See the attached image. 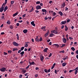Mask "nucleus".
I'll use <instances>...</instances> for the list:
<instances>
[{
    "mask_svg": "<svg viewBox=\"0 0 78 78\" xmlns=\"http://www.w3.org/2000/svg\"><path fill=\"white\" fill-rule=\"evenodd\" d=\"M51 33H54V34H60V32H59V31H56V30H53L51 31Z\"/></svg>",
    "mask_w": 78,
    "mask_h": 78,
    "instance_id": "nucleus-1",
    "label": "nucleus"
},
{
    "mask_svg": "<svg viewBox=\"0 0 78 78\" xmlns=\"http://www.w3.org/2000/svg\"><path fill=\"white\" fill-rule=\"evenodd\" d=\"M0 70L1 72H4L6 71V68L5 67H3L0 69Z\"/></svg>",
    "mask_w": 78,
    "mask_h": 78,
    "instance_id": "nucleus-2",
    "label": "nucleus"
},
{
    "mask_svg": "<svg viewBox=\"0 0 78 78\" xmlns=\"http://www.w3.org/2000/svg\"><path fill=\"white\" fill-rule=\"evenodd\" d=\"M36 8L37 10H38V9H41V6L40 5H37Z\"/></svg>",
    "mask_w": 78,
    "mask_h": 78,
    "instance_id": "nucleus-3",
    "label": "nucleus"
},
{
    "mask_svg": "<svg viewBox=\"0 0 78 78\" xmlns=\"http://www.w3.org/2000/svg\"><path fill=\"white\" fill-rule=\"evenodd\" d=\"M13 44L14 45V46H16V47L19 46V44L16 43V42H13Z\"/></svg>",
    "mask_w": 78,
    "mask_h": 78,
    "instance_id": "nucleus-4",
    "label": "nucleus"
},
{
    "mask_svg": "<svg viewBox=\"0 0 78 78\" xmlns=\"http://www.w3.org/2000/svg\"><path fill=\"white\" fill-rule=\"evenodd\" d=\"M46 27L45 26H43L41 27V30H43V31H46V29H45Z\"/></svg>",
    "mask_w": 78,
    "mask_h": 78,
    "instance_id": "nucleus-5",
    "label": "nucleus"
},
{
    "mask_svg": "<svg viewBox=\"0 0 78 78\" xmlns=\"http://www.w3.org/2000/svg\"><path fill=\"white\" fill-rule=\"evenodd\" d=\"M62 40L63 42H64V43H66L67 42V40L66 38H63Z\"/></svg>",
    "mask_w": 78,
    "mask_h": 78,
    "instance_id": "nucleus-6",
    "label": "nucleus"
},
{
    "mask_svg": "<svg viewBox=\"0 0 78 78\" xmlns=\"http://www.w3.org/2000/svg\"><path fill=\"white\" fill-rule=\"evenodd\" d=\"M25 52L24 51H22L20 53V55H21V57H22L23 56V55H24Z\"/></svg>",
    "mask_w": 78,
    "mask_h": 78,
    "instance_id": "nucleus-7",
    "label": "nucleus"
},
{
    "mask_svg": "<svg viewBox=\"0 0 78 78\" xmlns=\"http://www.w3.org/2000/svg\"><path fill=\"white\" fill-rule=\"evenodd\" d=\"M31 24L33 25V26H34V27H35L36 26V25L34 23V22L33 21L31 22L30 23Z\"/></svg>",
    "mask_w": 78,
    "mask_h": 78,
    "instance_id": "nucleus-8",
    "label": "nucleus"
},
{
    "mask_svg": "<svg viewBox=\"0 0 78 78\" xmlns=\"http://www.w3.org/2000/svg\"><path fill=\"white\" fill-rule=\"evenodd\" d=\"M34 11V9L33 8V6L32 8V9L28 11V12H33Z\"/></svg>",
    "mask_w": 78,
    "mask_h": 78,
    "instance_id": "nucleus-9",
    "label": "nucleus"
},
{
    "mask_svg": "<svg viewBox=\"0 0 78 78\" xmlns=\"http://www.w3.org/2000/svg\"><path fill=\"white\" fill-rule=\"evenodd\" d=\"M4 10V7H2L1 8H0V12H2L3 11V10Z\"/></svg>",
    "mask_w": 78,
    "mask_h": 78,
    "instance_id": "nucleus-10",
    "label": "nucleus"
},
{
    "mask_svg": "<svg viewBox=\"0 0 78 78\" xmlns=\"http://www.w3.org/2000/svg\"><path fill=\"white\" fill-rule=\"evenodd\" d=\"M66 21H62L61 22V25H64V24H66Z\"/></svg>",
    "mask_w": 78,
    "mask_h": 78,
    "instance_id": "nucleus-11",
    "label": "nucleus"
},
{
    "mask_svg": "<svg viewBox=\"0 0 78 78\" xmlns=\"http://www.w3.org/2000/svg\"><path fill=\"white\" fill-rule=\"evenodd\" d=\"M22 70V72H23V73H26V70H24V69H21Z\"/></svg>",
    "mask_w": 78,
    "mask_h": 78,
    "instance_id": "nucleus-12",
    "label": "nucleus"
},
{
    "mask_svg": "<svg viewBox=\"0 0 78 78\" xmlns=\"http://www.w3.org/2000/svg\"><path fill=\"white\" fill-rule=\"evenodd\" d=\"M44 56H41V60L42 62H43V61H44Z\"/></svg>",
    "mask_w": 78,
    "mask_h": 78,
    "instance_id": "nucleus-13",
    "label": "nucleus"
},
{
    "mask_svg": "<svg viewBox=\"0 0 78 78\" xmlns=\"http://www.w3.org/2000/svg\"><path fill=\"white\" fill-rule=\"evenodd\" d=\"M47 50H48V48H46L44 49L43 51L44 53H47Z\"/></svg>",
    "mask_w": 78,
    "mask_h": 78,
    "instance_id": "nucleus-14",
    "label": "nucleus"
},
{
    "mask_svg": "<svg viewBox=\"0 0 78 78\" xmlns=\"http://www.w3.org/2000/svg\"><path fill=\"white\" fill-rule=\"evenodd\" d=\"M23 32L24 34L27 33L28 32V30L27 29H25L24 30H23Z\"/></svg>",
    "mask_w": 78,
    "mask_h": 78,
    "instance_id": "nucleus-15",
    "label": "nucleus"
},
{
    "mask_svg": "<svg viewBox=\"0 0 78 78\" xmlns=\"http://www.w3.org/2000/svg\"><path fill=\"white\" fill-rule=\"evenodd\" d=\"M8 9V6H6L5 7V8L4 9V12H5Z\"/></svg>",
    "mask_w": 78,
    "mask_h": 78,
    "instance_id": "nucleus-16",
    "label": "nucleus"
},
{
    "mask_svg": "<svg viewBox=\"0 0 78 78\" xmlns=\"http://www.w3.org/2000/svg\"><path fill=\"white\" fill-rule=\"evenodd\" d=\"M49 34V30L47 31V32L45 34V37H47V35Z\"/></svg>",
    "mask_w": 78,
    "mask_h": 78,
    "instance_id": "nucleus-17",
    "label": "nucleus"
},
{
    "mask_svg": "<svg viewBox=\"0 0 78 78\" xmlns=\"http://www.w3.org/2000/svg\"><path fill=\"white\" fill-rule=\"evenodd\" d=\"M18 14V12H17L16 13L13 14V16L15 17V16H16Z\"/></svg>",
    "mask_w": 78,
    "mask_h": 78,
    "instance_id": "nucleus-18",
    "label": "nucleus"
},
{
    "mask_svg": "<svg viewBox=\"0 0 78 78\" xmlns=\"http://www.w3.org/2000/svg\"><path fill=\"white\" fill-rule=\"evenodd\" d=\"M35 41L37 42H39V38H38V37H37L35 38Z\"/></svg>",
    "mask_w": 78,
    "mask_h": 78,
    "instance_id": "nucleus-19",
    "label": "nucleus"
},
{
    "mask_svg": "<svg viewBox=\"0 0 78 78\" xmlns=\"http://www.w3.org/2000/svg\"><path fill=\"white\" fill-rule=\"evenodd\" d=\"M29 63H30V65H34V64H35V63H34V62H30H30H29Z\"/></svg>",
    "mask_w": 78,
    "mask_h": 78,
    "instance_id": "nucleus-20",
    "label": "nucleus"
},
{
    "mask_svg": "<svg viewBox=\"0 0 78 78\" xmlns=\"http://www.w3.org/2000/svg\"><path fill=\"white\" fill-rule=\"evenodd\" d=\"M66 64H67V63H62V65L63 67H65V66H66Z\"/></svg>",
    "mask_w": 78,
    "mask_h": 78,
    "instance_id": "nucleus-21",
    "label": "nucleus"
},
{
    "mask_svg": "<svg viewBox=\"0 0 78 78\" xmlns=\"http://www.w3.org/2000/svg\"><path fill=\"white\" fill-rule=\"evenodd\" d=\"M58 13L59 14L60 16H62L63 14V13H62V12H60V11Z\"/></svg>",
    "mask_w": 78,
    "mask_h": 78,
    "instance_id": "nucleus-22",
    "label": "nucleus"
},
{
    "mask_svg": "<svg viewBox=\"0 0 78 78\" xmlns=\"http://www.w3.org/2000/svg\"><path fill=\"white\" fill-rule=\"evenodd\" d=\"M65 5L66 4H65V2H63L62 5V8H64Z\"/></svg>",
    "mask_w": 78,
    "mask_h": 78,
    "instance_id": "nucleus-23",
    "label": "nucleus"
},
{
    "mask_svg": "<svg viewBox=\"0 0 78 78\" xmlns=\"http://www.w3.org/2000/svg\"><path fill=\"white\" fill-rule=\"evenodd\" d=\"M71 49L73 51L75 50V48H74L73 47L71 48Z\"/></svg>",
    "mask_w": 78,
    "mask_h": 78,
    "instance_id": "nucleus-24",
    "label": "nucleus"
},
{
    "mask_svg": "<svg viewBox=\"0 0 78 78\" xmlns=\"http://www.w3.org/2000/svg\"><path fill=\"white\" fill-rule=\"evenodd\" d=\"M54 36V34L53 33H51L50 34L49 36L50 37H53V36Z\"/></svg>",
    "mask_w": 78,
    "mask_h": 78,
    "instance_id": "nucleus-25",
    "label": "nucleus"
},
{
    "mask_svg": "<svg viewBox=\"0 0 78 78\" xmlns=\"http://www.w3.org/2000/svg\"><path fill=\"white\" fill-rule=\"evenodd\" d=\"M16 36H17V40H19V34H16Z\"/></svg>",
    "mask_w": 78,
    "mask_h": 78,
    "instance_id": "nucleus-26",
    "label": "nucleus"
},
{
    "mask_svg": "<svg viewBox=\"0 0 78 78\" xmlns=\"http://www.w3.org/2000/svg\"><path fill=\"white\" fill-rule=\"evenodd\" d=\"M54 45H55V47H56L57 48H58V47H59V45L57 44H54Z\"/></svg>",
    "mask_w": 78,
    "mask_h": 78,
    "instance_id": "nucleus-27",
    "label": "nucleus"
},
{
    "mask_svg": "<svg viewBox=\"0 0 78 78\" xmlns=\"http://www.w3.org/2000/svg\"><path fill=\"white\" fill-rule=\"evenodd\" d=\"M41 11L42 12H47V10H46V9H42L41 10Z\"/></svg>",
    "mask_w": 78,
    "mask_h": 78,
    "instance_id": "nucleus-28",
    "label": "nucleus"
},
{
    "mask_svg": "<svg viewBox=\"0 0 78 78\" xmlns=\"http://www.w3.org/2000/svg\"><path fill=\"white\" fill-rule=\"evenodd\" d=\"M7 23L8 24V25H10L11 24V22L9 20L7 22Z\"/></svg>",
    "mask_w": 78,
    "mask_h": 78,
    "instance_id": "nucleus-29",
    "label": "nucleus"
},
{
    "mask_svg": "<svg viewBox=\"0 0 78 78\" xmlns=\"http://www.w3.org/2000/svg\"><path fill=\"white\" fill-rule=\"evenodd\" d=\"M17 50H18V49H17V48H13V50H12V51H16Z\"/></svg>",
    "mask_w": 78,
    "mask_h": 78,
    "instance_id": "nucleus-30",
    "label": "nucleus"
},
{
    "mask_svg": "<svg viewBox=\"0 0 78 78\" xmlns=\"http://www.w3.org/2000/svg\"><path fill=\"white\" fill-rule=\"evenodd\" d=\"M24 48H25V47H22L21 48L20 50L21 51H23V49H24Z\"/></svg>",
    "mask_w": 78,
    "mask_h": 78,
    "instance_id": "nucleus-31",
    "label": "nucleus"
},
{
    "mask_svg": "<svg viewBox=\"0 0 78 78\" xmlns=\"http://www.w3.org/2000/svg\"><path fill=\"white\" fill-rule=\"evenodd\" d=\"M75 75H76L77 74V73H78V70H75V72H74Z\"/></svg>",
    "mask_w": 78,
    "mask_h": 78,
    "instance_id": "nucleus-32",
    "label": "nucleus"
},
{
    "mask_svg": "<svg viewBox=\"0 0 78 78\" xmlns=\"http://www.w3.org/2000/svg\"><path fill=\"white\" fill-rule=\"evenodd\" d=\"M52 14H53V16H56V13L55 12H54Z\"/></svg>",
    "mask_w": 78,
    "mask_h": 78,
    "instance_id": "nucleus-33",
    "label": "nucleus"
},
{
    "mask_svg": "<svg viewBox=\"0 0 78 78\" xmlns=\"http://www.w3.org/2000/svg\"><path fill=\"white\" fill-rule=\"evenodd\" d=\"M14 3V1H12L11 2V4L12 5Z\"/></svg>",
    "mask_w": 78,
    "mask_h": 78,
    "instance_id": "nucleus-34",
    "label": "nucleus"
},
{
    "mask_svg": "<svg viewBox=\"0 0 78 78\" xmlns=\"http://www.w3.org/2000/svg\"><path fill=\"white\" fill-rule=\"evenodd\" d=\"M73 71H74V69L70 70L69 71V73H71V72H73Z\"/></svg>",
    "mask_w": 78,
    "mask_h": 78,
    "instance_id": "nucleus-35",
    "label": "nucleus"
},
{
    "mask_svg": "<svg viewBox=\"0 0 78 78\" xmlns=\"http://www.w3.org/2000/svg\"><path fill=\"white\" fill-rule=\"evenodd\" d=\"M40 3H41V2H40V1H37L36 2V4H37V5L38 4H40Z\"/></svg>",
    "mask_w": 78,
    "mask_h": 78,
    "instance_id": "nucleus-36",
    "label": "nucleus"
},
{
    "mask_svg": "<svg viewBox=\"0 0 78 78\" xmlns=\"http://www.w3.org/2000/svg\"><path fill=\"white\" fill-rule=\"evenodd\" d=\"M10 28H11V29H13V26L11 25L9 27Z\"/></svg>",
    "mask_w": 78,
    "mask_h": 78,
    "instance_id": "nucleus-37",
    "label": "nucleus"
},
{
    "mask_svg": "<svg viewBox=\"0 0 78 78\" xmlns=\"http://www.w3.org/2000/svg\"><path fill=\"white\" fill-rule=\"evenodd\" d=\"M66 28H65V31H67V30H68V27H67V26H65Z\"/></svg>",
    "mask_w": 78,
    "mask_h": 78,
    "instance_id": "nucleus-38",
    "label": "nucleus"
},
{
    "mask_svg": "<svg viewBox=\"0 0 78 78\" xmlns=\"http://www.w3.org/2000/svg\"><path fill=\"white\" fill-rule=\"evenodd\" d=\"M57 17V16H56L54 17L52 19V20H54V19L56 18Z\"/></svg>",
    "mask_w": 78,
    "mask_h": 78,
    "instance_id": "nucleus-39",
    "label": "nucleus"
},
{
    "mask_svg": "<svg viewBox=\"0 0 78 78\" xmlns=\"http://www.w3.org/2000/svg\"><path fill=\"white\" fill-rule=\"evenodd\" d=\"M70 21V19L67 20V23H69V22Z\"/></svg>",
    "mask_w": 78,
    "mask_h": 78,
    "instance_id": "nucleus-40",
    "label": "nucleus"
},
{
    "mask_svg": "<svg viewBox=\"0 0 78 78\" xmlns=\"http://www.w3.org/2000/svg\"><path fill=\"white\" fill-rule=\"evenodd\" d=\"M67 59V56H66L65 58L63 59V60H66V59Z\"/></svg>",
    "mask_w": 78,
    "mask_h": 78,
    "instance_id": "nucleus-41",
    "label": "nucleus"
},
{
    "mask_svg": "<svg viewBox=\"0 0 78 78\" xmlns=\"http://www.w3.org/2000/svg\"><path fill=\"white\" fill-rule=\"evenodd\" d=\"M6 4H5V3H4V4H3L2 5V8L3 7V8H4V7H5V5Z\"/></svg>",
    "mask_w": 78,
    "mask_h": 78,
    "instance_id": "nucleus-42",
    "label": "nucleus"
},
{
    "mask_svg": "<svg viewBox=\"0 0 78 78\" xmlns=\"http://www.w3.org/2000/svg\"><path fill=\"white\" fill-rule=\"evenodd\" d=\"M75 70H78V67L76 68L75 69H74Z\"/></svg>",
    "mask_w": 78,
    "mask_h": 78,
    "instance_id": "nucleus-43",
    "label": "nucleus"
},
{
    "mask_svg": "<svg viewBox=\"0 0 78 78\" xmlns=\"http://www.w3.org/2000/svg\"><path fill=\"white\" fill-rule=\"evenodd\" d=\"M42 41V37H41L40 38L39 41Z\"/></svg>",
    "mask_w": 78,
    "mask_h": 78,
    "instance_id": "nucleus-44",
    "label": "nucleus"
},
{
    "mask_svg": "<svg viewBox=\"0 0 78 78\" xmlns=\"http://www.w3.org/2000/svg\"><path fill=\"white\" fill-rule=\"evenodd\" d=\"M44 71L45 73H47V72H48L47 71V70L46 69H44Z\"/></svg>",
    "mask_w": 78,
    "mask_h": 78,
    "instance_id": "nucleus-45",
    "label": "nucleus"
},
{
    "mask_svg": "<svg viewBox=\"0 0 78 78\" xmlns=\"http://www.w3.org/2000/svg\"><path fill=\"white\" fill-rule=\"evenodd\" d=\"M4 55H8V54L6 52H4Z\"/></svg>",
    "mask_w": 78,
    "mask_h": 78,
    "instance_id": "nucleus-46",
    "label": "nucleus"
},
{
    "mask_svg": "<svg viewBox=\"0 0 78 78\" xmlns=\"http://www.w3.org/2000/svg\"><path fill=\"white\" fill-rule=\"evenodd\" d=\"M28 44H26L25 45V47H28Z\"/></svg>",
    "mask_w": 78,
    "mask_h": 78,
    "instance_id": "nucleus-47",
    "label": "nucleus"
},
{
    "mask_svg": "<svg viewBox=\"0 0 78 78\" xmlns=\"http://www.w3.org/2000/svg\"><path fill=\"white\" fill-rule=\"evenodd\" d=\"M51 55H52V54L51 53H50L49 55V57H51Z\"/></svg>",
    "mask_w": 78,
    "mask_h": 78,
    "instance_id": "nucleus-48",
    "label": "nucleus"
},
{
    "mask_svg": "<svg viewBox=\"0 0 78 78\" xmlns=\"http://www.w3.org/2000/svg\"><path fill=\"white\" fill-rule=\"evenodd\" d=\"M66 44H62V46H61V47H63L65 46Z\"/></svg>",
    "mask_w": 78,
    "mask_h": 78,
    "instance_id": "nucleus-49",
    "label": "nucleus"
},
{
    "mask_svg": "<svg viewBox=\"0 0 78 78\" xmlns=\"http://www.w3.org/2000/svg\"><path fill=\"white\" fill-rule=\"evenodd\" d=\"M65 11H67V10H68L69 9H68V8H67V7H66L65 8Z\"/></svg>",
    "mask_w": 78,
    "mask_h": 78,
    "instance_id": "nucleus-50",
    "label": "nucleus"
},
{
    "mask_svg": "<svg viewBox=\"0 0 78 78\" xmlns=\"http://www.w3.org/2000/svg\"><path fill=\"white\" fill-rule=\"evenodd\" d=\"M26 16V14H25L23 15V17H25Z\"/></svg>",
    "mask_w": 78,
    "mask_h": 78,
    "instance_id": "nucleus-51",
    "label": "nucleus"
},
{
    "mask_svg": "<svg viewBox=\"0 0 78 78\" xmlns=\"http://www.w3.org/2000/svg\"><path fill=\"white\" fill-rule=\"evenodd\" d=\"M29 67H30V65H29L27 66L26 67V69H28V68H29Z\"/></svg>",
    "mask_w": 78,
    "mask_h": 78,
    "instance_id": "nucleus-52",
    "label": "nucleus"
},
{
    "mask_svg": "<svg viewBox=\"0 0 78 78\" xmlns=\"http://www.w3.org/2000/svg\"><path fill=\"white\" fill-rule=\"evenodd\" d=\"M69 39L70 40H71L72 39H73V38L72 37H69Z\"/></svg>",
    "mask_w": 78,
    "mask_h": 78,
    "instance_id": "nucleus-53",
    "label": "nucleus"
},
{
    "mask_svg": "<svg viewBox=\"0 0 78 78\" xmlns=\"http://www.w3.org/2000/svg\"><path fill=\"white\" fill-rule=\"evenodd\" d=\"M48 19L50 20L51 19V16H50V17H48Z\"/></svg>",
    "mask_w": 78,
    "mask_h": 78,
    "instance_id": "nucleus-54",
    "label": "nucleus"
},
{
    "mask_svg": "<svg viewBox=\"0 0 78 78\" xmlns=\"http://www.w3.org/2000/svg\"><path fill=\"white\" fill-rule=\"evenodd\" d=\"M64 28V25H62V27H61V29H62L63 28Z\"/></svg>",
    "mask_w": 78,
    "mask_h": 78,
    "instance_id": "nucleus-55",
    "label": "nucleus"
},
{
    "mask_svg": "<svg viewBox=\"0 0 78 78\" xmlns=\"http://www.w3.org/2000/svg\"><path fill=\"white\" fill-rule=\"evenodd\" d=\"M19 77L20 78H22V75H20V76Z\"/></svg>",
    "mask_w": 78,
    "mask_h": 78,
    "instance_id": "nucleus-56",
    "label": "nucleus"
},
{
    "mask_svg": "<svg viewBox=\"0 0 78 78\" xmlns=\"http://www.w3.org/2000/svg\"><path fill=\"white\" fill-rule=\"evenodd\" d=\"M55 73L56 74H57V71H56V70L55 69Z\"/></svg>",
    "mask_w": 78,
    "mask_h": 78,
    "instance_id": "nucleus-57",
    "label": "nucleus"
},
{
    "mask_svg": "<svg viewBox=\"0 0 78 78\" xmlns=\"http://www.w3.org/2000/svg\"><path fill=\"white\" fill-rule=\"evenodd\" d=\"M39 69V68L36 67L35 68V70H38Z\"/></svg>",
    "mask_w": 78,
    "mask_h": 78,
    "instance_id": "nucleus-58",
    "label": "nucleus"
},
{
    "mask_svg": "<svg viewBox=\"0 0 78 78\" xmlns=\"http://www.w3.org/2000/svg\"><path fill=\"white\" fill-rule=\"evenodd\" d=\"M21 50H19L18 51V53H20V52H21Z\"/></svg>",
    "mask_w": 78,
    "mask_h": 78,
    "instance_id": "nucleus-59",
    "label": "nucleus"
},
{
    "mask_svg": "<svg viewBox=\"0 0 78 78\" xmlns=\"http://www.w3.org/2000/svg\"><path fill=\"white\" fill-rule=\"evenodd\" d=\"M1 34L2 35H3V34H5V33L4 32H2Z\"/></svg>",
    "mask_w": 78,
    "mask_h": 78,
    "instance_id": "nucleus-60",
    "label": "nucleus"
},
{
    "mask_svg": "<svg viewBox=\"0 0 78 78\" xmlns=\"http://www.w3.org/2000/svg\"><path fill=\"white\" fill-rule=\"evenodd\" d=\"M76 54H77V55H78V50H77L76 51Z\"/></svg>",
    "mask_w": 78,
    "mask_h": 78,
    "instance_id": "nucleus-61",
    "label": "nucleus"
},
{
    "mask_svg": "<svg viewBox=\"0 0 78 78\" xmlns=\"http://www.w3.org/2000/svg\"><path fill=\"white\" fill-rule=\"evenodd\" d=\"M9 53H11V51H8Z\"/></svg>",
    "mask_w": 78,
    "mask_h": 78,
    "instance_id": "nucleus-62",
    "label": "nucleus"
},
{
    "mask_svg": "<svg viewBox=\"0 0 78 78\" xmlns=\"http://www.w3.org/2000/svg\"><path fill=\"white\" fill-rule=\"evenodd\" d=\"M16 25L17 26H19V23H17Z\"/></svg>",
    "mask_w": 78,
    "mask_h": 78,
    "instance_id": "nucleus-63",
    "label": "nucleus"
},
{
    "mask_svg": "<svg viewBox=\"0 0 78 78\" xmlns=\"http://www.w3.org/2000/svg\"><path fill=\"white\" fill-rule=\"evenodd\" d=\"M76 57L77 59H78V55H76Z\"/></svg>",
    "mask_w": 78,
    "mask_h": 78,
    "instance_id": "nucleus-64",
    "label": "nucleus"
}]
</instances>
